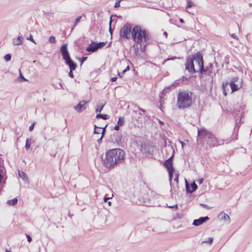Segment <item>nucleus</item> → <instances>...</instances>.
<instances>
[{"label": "nucleus", "instance_id": "obj_30", "mask_svg": "<svg viewBox=\"0 0 252 252\" xmlns=\"http://www.w3.org/2000/svg\"><path fill=\"white\" fill-rule=\"evenodd\" d=\"M49 41L51 43H56V38L54 36H51L49 38Z\"/></svg>", "mask_w": 252, "mask_h": 252}, {"label": "nucleus", "instance_id": "obj_20", "mask_svg": "<svg viewBox=\"0 0 252 252\" xmlns=\"http://www.w3.org/2000/svg\"><path fill=\"white\" fill-rule=\"evenodd\" d=\"M18 202V199L17 198H15L11 200H9L7 201V204L11 206H14L16 205Z\"/></svg>", "mask_w": 252, "mask_h": 252}, {"label": "nucleus", "instance_id": "obj_41", "mask_svg": "<svg viewBox=\"0 0 252 252\" xmlns=\"http://www.w3.org/2000/svg\"><path fill=\"white\" fill-rule=\"evenodd\" d=\"M113 196V194L112 195L111 197H107L105 196L103 198L104 202H106L107 201V200H108L109 199L111 198Z\"/></svg>", "mask_w": 252, "mask_h": 252}, {"label": "nucleus", "instance_id": "obj_4", "mask_svg": "<svg viewBox=\"0 0 252 252\" xmlns=\"http://www.w3.org/2000/svg\"><path fill=\"white\" fill-rule=\"evenodd\" d=\"M131 36L133 40L137 43L146 42L149 40L148 32L145 30H142L140 26H135L131 31Z\"/></svg>", "mask_w": 252, "mask_h": 252}, {"label": "nucleus", "instance_id": "obj_26", "mask_svg": "<svg viewBox=\"0 0 252 252\" xmlns=\"http://www.w3.org/2000/svg\"><path fill=\"white\" fill-rule=\"evenodd\" d=\"M96 44L97 47H98V49L99 48H101L103 47H104L106 45V42H100L99 43H96Z\"/></svg>", "mask_w": 252, "mask_h": 252}, {"label": "nucleus", "instance_id": "obj_35", "mask_svg": "<svg viewBox=\"0 0 252 252\" xmlns=\"http://www.w3.org/2000/svg\"><path fill=\"white\" fill-rule=\"evenodd\" d=\"M121 1H122V0H117L116 2L115 3L114 7L115 8H118V7H120V2Z\"/></svg>", "mask_w": 252, "mask_h": 252}, {"label": "nucleus", "instance_id": "obj_7", "mask_svg": "<svg viewBox=\"0 0 252 252\" xmlns=\"http://www.w3.org/2000/svg\"><path fill=\"white\" fill-rule=\"evenodd\" d=\"M229 85L231 87L232 93H233L242 87V80L237 77H234L232 79Z\"/></svg>", "mask_w": 252, "mask_h": 252}, {"label": "nucleus", "instance_id": "obj_31", "mask_svg": "<svg viewBox=\"0 0 252 252\" xmlns=\"http://www.w3.org/2000/svg\"><path fill=\"white\" fill-rule=\"evenodd\" d=\"M112 22V16H111L110 17V21H109V31L111 35L112 34V32H113L112 29L111 28Z\"/></svg>", "mask_w": 252, "mask_h": 252}, {"label": "nucleus", "instance_id": "obj_64", "mask_svg": "<svg viewBox=\"0 0 252 252\" xmlns=\"http://www.w3.org/2000/svg\"><path fill=\"white\" fill-rule=\"evenodd\" d=\"M249 5H250V6H251L252 5V3H250V4H249Z\"/></svg>", "mask_w": 252, "mask_h": 252}, {"label": "nucleus", "instance_id": "obj_24", "mask_svg": "<svg viewBox=\"0 0 252 252\" xmlns=\"http://www.w3.org/2000/svg\"><path fill=\"white\" fill-rule=\"evenodd\" d=\"M101 127H97L96 125H94V133L99 134L101 133Z\"/></svg>", "mask_w": 252, "mask_h": 252}, {"label": "nucleus", "instance_id": "obj_8", "mask_svg": "<svg viewBox=\"0 0 252 252\" xmlns=\"http://www.w3.org/2000/svg\"><path fill=\"white\" fill-rule=\"evenodd\" d=\"M164 165L167 168V170L168 172L170 184L171 185V180L172 178L173 177V173L174 171V167L172 165V163L168 161V160H165V161L164 163Z\"/></svg>", "mask_w": 252, "mask_h": 252}, {"label": "nucleus", "instance_id": "obj_23", "mask_svg": "<svg viewBox=\"0 0 252 252\" xmlns=\"http://www.w3.org/2000/svg\"><path fill=\"white\" fill-rule=\"evenodd\" d=\"M228 85H229V83H228V82H224L222 84V90H223V94H224V95H226L225 88Z\"/></svg>", "mask_w": 252, "mask_h": 252}, {"label": "nucleus", "instance_id": "obj_10", "mask_svg": "<svg viewBox=\"0 0 252 252\" xmlns=\"http://www.w3.org/2000/svg\"><path fill=\"white\" fill-rule=\"evenodd\" d=\"M208 133V131L204 128L198 129V140H200V142H201L204 139L206 140V137Z\"/></svg>", "mask_w": 252, "mask_h": 252}, {"label": "nucleus", "instance_id": "obj_61", "mask_svg": "<svg viewBox=\"0 0 252 252\" xmlns=\"http://www.w3.org/2000/svg\"><path fill=\"white\" fill-rule=\"evenodd\" d=\"M21 78H22L24 80H26V79L22 75L21 73H20Z\"/></svg>", "mask_w": 252, "mask_h": 252}, {"label": "nucleus", "instance_id": "obj_32", "mask_svg": "<svg viewBox=\"0 0 252 252\" xmlns=\"http://www.w3.org/2000/svg\"><path fill=\"white\" fill-rule=\"evenodd\" d=\"M213 241V238L212 237H209L207 238V240L203 241L202 243H209L211 244L212 243Z\"/></svg>", "mask_w": 252, "mask_h": 252}, {"label": "nucleus", "instance_id": "obj_13", "mask_svg": "<svg viewBox=\"0 0 252 252\" xmlns=\"http://www.w3.org/2000/svg\"><path fill=\"white\" fill-rule=\"evenodd\" d=\"M98 50L96 44L94 42L92 43L86 48V51L89 52H95Z\"/></svg>", "mask_w": 252, "mask_h": 252}, {"label": "nucleus", "instance_id": "obj_42", "mask_svg": "<svg viewBox=\"0 0 252 252\" xmlns=\"http://www.w3.org/2000/svg\"><path fill=\"white\" fill-rule=\"evenodd\" d=\"M106 127V126L104 127H101V129H102V130L101 133V135H102V136H104V135L105 134Z\"/></svg>", "mask_w": 252, "mask_h": 252}, {"label": "nucleus", "instance_id": "obj_54", "mask_svg": "<svg viewBox=\"0 0 252 252\" xmlns=\"http://www.w3.org/2000/svg\"><path fill=\"white\" fill-rule=\"evenodd\" d=\"M174 181H175L177 183H178V174H176V176L174 179Z\"/></svg>", "mask_w": 252, "mask_h": 252}, {"label": "nucleus", "instance_id": "obj_33", "mask_svg": "<svg viewBox=\"0 0 252 252\" xmlns=\"http://www.w3.org/2000/svg\"><path fill=\"white\" fill-rule=\"evenodd\" d=\"M179 85V83L178 82V81H175V82L174 83H173L172 85H171V86H170L169 87V88H172V87H174V88L178 87Z\"/></svg>", "mask_w": 252, "mask_h": 252}, {"label": "nucleus", "instance_id": "obj_40", "mask_svg": "<svg viewBox=\"0 0 252 252\" xmlns=\"http://www.w3.org/2000/svg\"><path fill=\"white\" fill-rule=\"evenodd\" d=\"M73 70H71L70 69V71L68 73V76L71 77V78H73L74 77V75H73Z\"/></svg>", "mask_w": 252, "mask_h": 252}, {"label": "nucleus", "instance_id": "obj_9", "mask_svg": "<svg viewBox=\"0 0 252 252\" xmlns=\"http://www.w3.org/2000/svg\"><path fill=\"white\" fill-rule=\"evenodd\" d=\"M89 102L88 101H81L78 104L74 106V108L78 112L81 113L86 108V104Z\"/></svg>", "mask_w": 252, "mask_h": 252}, {"label": "nucleus", "instance_id": "obj_60", "mask_svg": "<svg viewBox=\"0 0 252 252\" xmlns=\"http://www.w3.org/2000/svg\"><path fill=\"white\" fill-rule=\"evenodd\" d=\"M108 204L109 205V206H110L111 205V204H112L111 202V201H108Z\"/></svg>", "mask_w": 252, "mask_h": 252}, {"label": "nucleus", "instance_id": "obj_17", "mask_svg": "<svg viewBox=\"0 0 252 252\" xmlns=\"http://www.w3.org/2000/svg\"><path fill=\"white\" fill-rule=\"evenodd\" d=\"M23 39V37L22 36L19 35L17 38H14L13 39V44L14 45H19L22 44V40Z\"/></svg>", "mask_w": 252, "mask_h": 252}, {"label": "nucleus", "instance_id": "obj_15", "mask_svg": "<svg viewBox=\"0 0 252 252\" xmlns=\"http://www.w3.org/2000/svg\"><path fill=\"white\" fill-rule=\"evenodd\" d=\"M213 65L212 63H210L209 66H206L205 68L204 67V71L202 72H200L201 74L207 73L208 75H210L212 73V68Z\"/></svg>", "mask_w": 252, "mask_h": 252}, {"label": "nucleus", "instance_id": "obj_14", "mask_svg": "<svg viewBox=\"0 0 252 252\" xmlns=\"http://www.w3.org/2000/svg\"><path fill=\"white\" fill-rule=\"evenodd\" d=\"M197 189V186L195 183L191 184V186L189 187V185H186V190L189 193H192Z\"/></svg>", "mask_w": 252, "mask_h": 252}, {"label": "nucleus", "instance_id": "obj_11", "mask_svg": "<svg viewBox=\"0 0 252 252\" xmlns=\"http://www.w3.org/2000/svg\"><path fill=\"white\" fill-rule=\"evenodd\" d=\"M209 220V218L208 216L202 217L199 218L198 219L194 220L193 221L192 224L195 226H199Z\"/></svg>", "mask_w": 252, "mask_h": 252}, {"label": "nucleus", "instance_id": "obj_25", "mask_svg": "<svg viewBox=\"0 0 252 252\" xmlns=\"http://www.w3.org/2000/svg\"><path fill=\"white\" fill-rule=\"evenodd\" d=\"M105 103L102 104V105H97V108L95 110L96 112H100L101 110H102L103 108L104 107Z\"/></svg>", "mask_w": 252, "mask_h": 252}, {"label": "nucleus", "instance_id": "obj_21", "mask_svg": "<svg viewBox=\"0 0 252 252\" xmlns=\"http://www.w3.org/2000/svg\"><path fill=\"white\" fill-rule=\"evenodd\" d=\"M32 143V141L31 138H27L26 139L25 148L27 150H28L30 149Z\"/></svg>", "mask_w": 252, "mask_h": 252}, {"label": "nucleus", "instance_id": "obj_2", "mask_svg": "<svg viewBox=\"0 0 252 252\" xmlns=\"http://www.w3.org/2000/svg\"><path fill=\"white\" fill-rule=\"evenodd\" d=\"M186 69L192 74L196 72L204 71V61L202 52L199 51L191 57L188 58L186 63Z\"/></svg>", "mask_w": 252, "mask_h": 252}, {"label": "nucleus", "instance_id": "obj_50", "mask_svg": "<svg viewBox=\"0 0 252 252\" xmlns=\"http://www.w3.org/2000/svg\"><path fill=\"white\" fill-rule=\"evenodd\" d=\"M103 137V136H102V135H101V137L97 140V142L98 144H100L101 143L102 139Z\"/></svg>", "mask_w": 252, "mask_h": 252}, {"label": "nucleus", "instance_id": "obj_63", "mask_svg": "<svg viewBox=\"0 0 252 252\" xmlns=\"http://www.w3.org/2000/svg\"><path fill=\"white\" fill-rule=\"evenodd\" d=\"M1 161L0 160V167H1Z\"/></svg>", "mask_w": 252, "mask_h": 252}, {"label": "nucleus", "instance_id": "obj_22", "mask_svg": "<svg viewBox=\"0 0 252 252\" xmlns=\"http://www.w3.org/2000/svg\"><path fill=\"white\" fill-rule=\"evenodd\" d=\"M207 142L209 144L213 146H215L217 144V139L215 137L210 140H207Z\"/></svg>", "mask_w": 252, "mask_h": 252}, {"label": "nucleus", "instance_id": "obj_12", "mask_svg": "<svg viewBox=\"0 0 252 252\" xmlns=\"http://www.w3.org/2000/svg\"><path fill=\"white\" fill-rule=\"evenodd\" d=\"M218 218L220 220H223L229 223L230 221V219L229 216L223 212H220Z\"/></svg>", "mask_w": 252, "mask_h": 252}, {"label": "nucleus", "instance_id": "obj_62", "mask_svg": "<svg viewBox=\"0 0 252 252\" xmlns=\"http://www.w3.org/2000/svg\"><path fill=\"white\" fill-rule=\"evenodd\" d=\"M6 252H11L10 250H8L7 249H6Z\"/></svg>", "mask_w": 252, "mask_h": 252}, {"label": "nucleus", "instance_id": "obj_45", "mask_svg": "<svg viewBox=\"0 0 252 252\" xmlns=\"http://www.w3.org/2000/svg\"><path fill=\"white\" fill-rule=\"evenodd\" d=\"M34 124L33 123L30 126L29 130L30 131H32L33 130V127H34Z\"/></svg>", "mask_w": 252, "mask_h": 252}, {"label": "nucleus", "instance_id": "obj_36", "mask_svg": "<svg viewBox=\"0 0 252 252\" xmlns=\"http://www.w3.org/2000/svg\"><path fill=\"white\" fill-rule=\"evenodd\" d=\"M28 40H29L30 41H31L33 43H34V44H36L35 42L34 41L33 38V37L32 36V34H30V36L29 37H27V38Z\"/></svg>", "mask_w": 252, "mask_h": 252}, {"label": "nucleus", "instance_id": "obj_57", "mask_svg": "<svg viewBox=\"0 0 252 252\" xmlns=\"http://www.w3.org/2000/svg\"><path fill=\"white\" fill-rule=\"evenodd\" d=\"M163 34H164V35L166 36V37H167V34H168V33H167L166 32H163Z\"/></svg>", "mask_w": 252, "mask_h": 252}, {"label": "nucleus", "instance_id": "obj_52", "mask_svg": "<svg viewBox=\"0 0 252 252\" xmlns=\"http://www.w3.org/2000/svg\"><path fill=\"white\" fill-rule=\"evenodd\" d=\"M203 178L199 179L197 181L198 183L199 184H201L203 183Z\"/></svg>", "mask_w": 252, "mask_h": 252}, {"label": "nucleus", "instance_id": "obj_34", "mask_svg": "<svg viewBox=\"0 0 252 252\" xmlns=\"http://www.w3.org/2000/svg\"><path fill=\"white\" fill-rule=\"evenodd\" d=\"M193 5V4L192 2L190 0H188L187 1V5L186 6V8H190Z\"/></svg>", "mask_w": 252, "mask_h": 252}, {"label": "nucleus", "instance_id": "obj_59", "mask_svg": "<svg viewBox=\"0 0 252 252\" xmlns=\"http://www.w3.org/2000/svg\"><path fill=\"white\" fill-rule=\"evenodd\" d=\"M177 218L179 219H181L182 216L180 215H177Z\"/></svg>", "mask_w": 252, "mask_h": 252}, {"label": "nucleus", "instance_id": "obj_39", "mask_svg": "<svg viewBox=\"0 0 252 252\" xmlns=\"http://www.w3.org/2000/svg\"><path fill=\"white\" fill-rule=\"evenodd\" d=\"M82 18V16H78L77 17L76 19H75V25H74V26L80 21V19H81Z\"/></svg>", "mask_w": 252, "mask_h": 252}, {"label": "nucleus", "instance_id": "obj_3", "mask_svg": "<svg viewBox=\"0 0 252 252\" xmlns=\"http://www.w3.org/2000/svg\"><path fill=\"white\" fill-rule=\"evenodd\" d=\"M192 103V93L188 91L180 92L177 95V106L180 109L189 108Z\"/></svg>", "mask_w": 252, "mask_h": 252}, {"label": "nucleus", "instance_id": "obj_43", "mask_svg": "<svg viewBox=\"0 0 252 252\" xmlns=\"http://www.w3.org/2000/svg\"><path fill=\"white\" fill-rule=\"evenodd\" d=\"M26 237L27 238L28 241L29 243H30L32 241V239L30 235H28V234H26Z\"/></svg>", "mask_w": 252, "mask_h": 252}, {"label": "nucleus", "instance_id": "obj_46", "mask_svg": "<svg viewBox=\"0 0 252 252\" xmlns=\"http://www.w3.org/2000/svg\"><path fill=\"white\" fill-rule=\"evenodd\" d=\"M230 36L231 37H232L233 38H235V39H238V38L237 37V36H236V35L235 34V33H232L230 34Z\"/></svg>", "mask_w": 252, "mask_h": 252}, {"label": "nucleus", "instance_id": "obj_28", "mask_svg": "<svg viewBox=\"0 0 252 252\" xmlns=\"http://www.w3.org/2000/svg\"><path fill=\"white\" fill-rule=\"evenodd\" d=\"M214 137V135L210 132H208L207 136L206 137V139L207 140H210L212 139H213Z\"/></svg>", "mask_w": 252, "mask_h": 252}, {"label": "nucleus", "instance_id": "obj_56", "mask_svg": "<svg viewBox=\"0 0 252 252\" xmlns=\"http://www.w3.org/2000/svg\"><path fill=\"white\" fill-rule=\"evenodd\" d=\"M180 22L181 23H183L184 22V21L183 19L182 18H180V20H179Z\"/></svg>", "mask_w": 252, "mask_h": 252}, {"label": "nucleus", "instance_id": "obj_18", "mask_svg": "<svg viewBox=\"0 0 252 252\" xmlns=\"http://www.w3.org/2000/svg\"><path fill=\"white\" fill-rule=\"evenodd\" d=\"M18 175H19V177L20 178L22 179L25 183L28 182L29 180H28V176L25 172H24L23 171H21L20 170H18Z\"/></svg>", "mask_w": 252, "mask_h": 252}, {"label": "nucleus", "instance_id": "obj_5", "mask_svg": "<svg viewBox=\"0 0 252 252\" xmlns=\"http://www.w3.org/2000/svg\"><path fill=\"white\" fill-rule=\"evenodd\" d=\"M61 52L66 64L69 66V69L75 70L77 67V64L71 60L70 57L67 50V44H64L61 47Z\"/></svg>", "mask_w": 252, "mask_h": 252}, {"label": "nucleus", "instance_id": "obj_27", "mask_svg": "<svg viewBox=\"0 0 252 252\" xmlns=\"http://www.w3.org/2000/svg\"><path fill=\"white\" fill-rule=\"evenodd\" d=\"M125 123L124 119L122 117H120L118 121L117 124L119 126H122L124 125Z\"/></svg>", "mask_w": 252, "mask_h": 252}, {"label": "nucleus", "instance_id": "obj_38", "mask_svg": "<svg viewBox=\"0 0 252 252\" xmlns=\"http://www.w3.org/2000/svg\"><path fill=\"white\" fill-rule=\"evenodd\" d=\"M200 206H201L203 208H205L206 209H208V210L211 209L212 208V207H209V206H208L206 204H200Z\"/></svg>", "mask_w": 252, "mask_h": 252}, {"label": "nucleus", "instance_id": "obj_51", "mask_svg": "<svg viewBox=\"0 0 252 252\" xmlns=\"http://www.w3.org/2000/svg\"><path fill=\"white\" fill-rule=\"evenodd\" d=\"M169 207L170 208L177 209L178 208V205L177 204H175V205H173V206H170Z\"/></svg>", "mask_w": 252, "mask_h": 252}, {"label": "nucleus", "instance_id": "obj_37", "mask_svg": "<svg viewBox=\"0 0 252 252\" xmlns=\"http://www.w3.org/2000/svg\"><path fill=\"white\" fill-rule=\"evenodd\" d=\"M87 59V57H83L82 58L80 59V62L81 64H82Z\"/></svg>", "mask_w": 252, "mask_h": 252}, {"label": "nucleus", "instance_id": "obj_19", "mask_svg": "<svg viewBox=\"0 0 252 252\" xmlns=\"http://www.w3.org/2000/svg\"><path fill=\"white\" fill-rule=\"evenodd\" d=\"M97 119H102L103 120H107L109 119V116L106 114H98L96 116Z\"/></svg>", "mask_w": 252, "mask_h": 252}, {"label": "nucleus", "instance_id": "obj_1", "mask_svg": "<svg viewBox=\"0 0 252 252\" xmlns=\"http://www.w3.org/2000/svg\"><path fill=\"white\" fill-rule=\"evenodd\" d=\"M125 152L122 149L109 150L101 157L102 164L107 168H114L125 159Z\"/></svg>", "mask_w": 252, "mask_h": 252}, {"label": "nucleus", "instance_id": "obj_53", "mask_svg": "<svg viewBox=\"0 0 252 252\" xmlns=\"http://www.w3.org/2000/svg\"><path fill=\"white\" fill-rule=\"evenodd\" d=\"M172 159H173V157H170L168 159H167L166 160H168V161L171 162V163H172Z\"/></svg>", "mask_w": 252, "mask_h": 252}, {"label": "nucleus", "instance_id": "obj_48", "mask_svg": "<svg viewBox=\"0 0 252 252\" xmlns=\"http://www.w3.org/2000/svg\"><path fill=\"white\" fill-rule=\"evenodd\" d=\"M114 129L115 130H118L120 129V126H119L118 125L115 126L114 127Z\"/></svg>", "mask_w": 252, "mask_h": 252}, {"label": "nucleus", "instance_id": "obj_6", "mask_svg": "<svg viewBox=\"0 0 252 252\" xmlns=\"http://www.w3.org/2000/svg\"><path fill=\"white\" fill-rule=\"evenodd\" d=\"M131 27L130 24H126L120 31V37L122 39H129L131 36Z\"/></svg>", "mask_w": 252, "mask_h": 252}, {"label": "nucleus", "instance_id": "obj_44", "mask_svg": "<svg viewBox=\"0 0 252 252\" xmlns=\"http://www.w3.org/2000/svg\"><path fill=\"white\" fill-rule=\"evenodd\" d=\"M125 73V71H123L122 72H118V74L119 75V76L120 77V78H122L123 75L124 74V73Z\"/></svg>", "mask_w": 252, "mask_h": 252}, {"label": "nucleus", "instance_id": "obj_29", "mask_svg": "<svg viewBox=\"0 0 252 252\" xmlns=\"http://www.w3.org/2000/svg\"><path fill=\"white\" fill-rule=\"evenodd\" d=\"M11 59V55L10 54H7L4 56V59L5 60V61L6 62H8V61H10Z\"/></svg>", "mask_w": 252, "mask_h": 252}, {"label": "nucleus", "instance_id": "obj_49", "mask_svg": "<svg viewBox=\"0 0 252 252\" xmlns=\"http://www.w3.org/2000/svg\"><path fill=\"white\" fill-rule=\"evenodd\" d=\"M117 77H113L111 78V81L113 82L116 81L117 80Z\"/></svg>", "mask_w": 252, "mask_h": 252}, {"label": "nucleus", "instance_id": "obj_47", "mask_svg": "<svg viewBox=\"0 0 252 252\" xmlns=\"http://www.w3.org/2000/svg\"><path fill=\"white\" fill-rule=\"evenodd\" d=\"M177 59V58H176V57H172V58H169V59H167L165 60L164 61V62H166L167 61H169V60H174V59Z\"/></svg>", "mask_w": 252, "mask_h": 252}, {"label": "nucleus", "instance_id": "obj_55", "mask_svg": "<svg viewBox=\"0 0 252 252\" xmlns=\"http://www.w3.org/2000/svg\"><path fill=\"white\" fill-rule=\"evenodd\" d=\"M129 67L128 66H127L124 70V71H125V72H126V71L129 70Z\"/></svg>", "mask_w": 252, "mask_h": 252}, {"label": "nucleus", "instance_id": "obj_58", "mask_svg": "<svg viewBox=\"0 0 252 252\" xmlns=\"http://www.w3.org/2000/svg\"><path fill=\"white\" fill-rule=\"evenodd\" d=\"M139 110L143 112H146V111L144 109H142V108H140Z\"/></svg>", "mask_w": 252, "mask_h": 252}, {"label": "nucleus", "instance_id": "obj_16", "mask_svg": "<svg viewBox=\"0 0 252 252\" xmlns=\"http://www.w3.org/2000/svg\"><path fill=\"white\" fill-rule=\"evenodd\" d=\"M113 136H116L114 139H112V141L119 144L121 142V135L118 132H115L113 134Z\"/></svg>", "mask_w": 252, "mask_h": 252}]
</instances>
